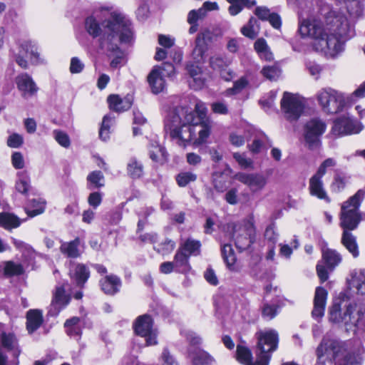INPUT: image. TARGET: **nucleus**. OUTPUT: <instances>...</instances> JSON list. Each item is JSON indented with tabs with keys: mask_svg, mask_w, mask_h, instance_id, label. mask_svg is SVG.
Wrapping results in <instances>:
<instances>
[{
	"mask_svg": "<svg viewBox=\"0 0 365 365\" xmlns=\"http://www.w3.org/2000/svg\"><path fill=\"white\" fill-rule=\"evenodd\" d=\"M154 212V209L151 207L143 208L138 213L139 220L138 222V230L140 231L143 229L147 222V218Z\"/></svg>",
	"mask_w": 365,
	"mask_h": 365,
	"instance_id": "obj_52",
	"label": "nucleus"
},
{
	"mask_svg": "<svg viewBox=\"0 0 365 365\" xmlns=\"http://www.w3.org/2000/svg\"><path fill=\"white\" fill-rule=\"evenodd\" d=\"M265 239L270 242V245H275L277 241V234H276L274 228L269 226L266 228L264 232Z\"/></svg>",
	"mask_w": 365,
	"mask_h": 365,
	"instance_id": "obj_61",
	"label": "nucleus"
},
{
	"mask_svg": "<svg viewBox=\"0 0 365 365\" xmlns=\"http://www.w3.org/2000/svg\"><path fill=\"white\" fill-rule=\"evenodd\" d=\"M230 61L224 57L220 56H215L210 58V66L219 72L225 71V68L228 66Z\"/></svg>",
	"mask_w": 365,
	"mask_h": 365,
	"instance_id": "obj_44",
	"label": "nucleus"
},
{
	"mask_svg": "<svg viewBox=\"0 0 365 365\" xmlns=\"http://www.w3.org/2000/svg\"><path fill=\"white\" fill-rule=\"evenodd\" d=\"M328 268L324 264L319 263L317 265V272L322 282H324L329 278Z\"/></svg>",
	"mask_w": 365,
	"mask_h": 365,
	"instance_id": "obj_63",
	"label": "nucleus"
},
{
	"mask_svg": "<svg viewBox=\"0 0 365 365\" xmlns=\"http://www.w3.org/2000/svg\"><path fill=\"white\" fill-rule=\"evenodd\" d=\"M187 74L190 76L189 85L194 90L202 89L206 82V75L202 68L194 63H189L186 66Z\"/></svg>",
	"mask_w": 365,
	"mask_h": 365,
	"instance_id": "obj_17",
	"label": "nucleus"
},
{
	"mask_svg": "<svg viewBox=\"0 0 365 365\" xmlns=\"http://www.w3.org/2000/svg\"><path fill=\"white\" fill-rule=\"evenodd\" d=\"M257 335V345L256 355L260 360H264V365H269L271 354L278 346L279 336L275 330L270 329L267 331H260Z\"/></svg>",
	"mask_w": 365,
	"mask_h": 365,
	"instance_id": "obj_8",
	"label": "nucleus"
},
{
	"mask_svg": "<svg viewBox=\"0 0 365 365\" xmlns=\"http://www.w3.org/2000/svg\"><path fill=\"white\" fill-rule=\"evenodd\" d=\"M22 271L23 267L19 263H15L12 261H9L5 263L4 274L7 277L19 275Z\"/></svg>",
	"mask_w": 365,
	"mask_h": 365,
	"instance_id": "obj_47",
	"label": "nucleus"
},
{
	"mask_svg": "<svg viewBox=\"0 0 365 365\" xmlns=\"http://www.w3.org/2000/svg\"><path fill=\"white\" fill-rule=\"evenodd\" d=\"M259 31V26L257 20L251 17L248 23L242 27L241 33L246 37L254 39L255 38Z\"/></svg>",
	"mask_w": 365,
	"mask_h": 365,
	"instance_id": "obj_39",
	"label": "nucleus"
},
{
	"mask_svg": "<svg viewBox=\"0 0 365 365\" xmlns=\"http://www.w3.org/2000/svg\"><path fill=\"white\" fill-rule=\"evenodd\" d=\"M222 255L224 261L230 269H234L236 257L232 246L230 244H225L222 248Z\"/></svg>",
	"mask_w": 365,
	"mask_h": 365,
	"instance_id": "obj_41",
	"label": "nucleus"
},
{
	"mask_svg": "<svg viewBox=\"0 0 365 365\" xmlns=\"http://www.w3.org/2000/svg\"><path fill=\"white\" fill-rule=\"evenodd\" d=\"M84 68V64L77 57H73L71 60L70 71L71 73H79Z\"/></svg>",
	"mask_w": 365,
	"mask_h": 365,
	"instance_id": "obj_56",
	"label": "nucleus"
},
{
	"mask_svg": "<svg viewBox=\"0 0 365 365\" xmlns=\"http://www.w3.org/2000/svg\"><path fill=\"white\" fill-rule=\"evenodd\" d=\"M110 118L108 115H105L103 118L102 124L99 130V137L106 141L110 138Z\"/></svg>",
	"mask_w": 365,
	"mask_h": 365,
	"instance_id": "obj_50",
	"label": "nucleus"
},
{
	"mask_svg": "<svg viewBox=\"0 0 365 365\" xmlns=\"http://www.w3.org/2000/svg\"><path fill=\"white\" fill-rule=\"evenodd\" d=\"M160 68L161 74L165 77H170L175 73V67L170 63L165 62L163 63L162 66H159Z\"/></svg>",
	"mask_w": 365,
	"mask_h": 365,
	"instance_id": "obj_62",
	"label": "nucleus"
},
{
	"mask_svg": "<svg viewBox=\"0 0 365 365\" xmlns=\"http://www.w3.org/2000/svg\"><path fill=\"white\" fill-rule=\"evenodd\" d=\"M362 125L348 115L336 118L331 128V133L337 137L359 133Z\"/></svg>",
	"mask_w": 365,
	"mask_h": 365,
	"instance_id": "obj_13",
	"label": "nucleus"
},
{
	"mask_svg": "<svg viewBox=\"0 0 365 365\" xmlns=\"http://www.w3.org/2000/svg\"><path fill=\"white\" fill-rule=\"evenodd\" d=\"M108 103L109 108L115 112H123L128 110L131 105V98L127 96L124 98H121L118 95H110L108 97Z\"/></svg>",
	"mask_w": 365,
	"mask_h": 365,
	"instance_id": "obj_26",
	"label": "nucleus"
},
{
	"mask_svg": "<svg viewBox=\"0 0 365 365\" xmlns=\"http://www.w3.org/2000/svg\"><path fill=\"white\" fill-rule=\"evenodd\" d=\"M200 130L198 131V138L196 139L195 138V133L193 135V140H195V143L197 144L205 143L210 135V129L206 125H200ZM191 140H192V139Z\"/></svg>",
	"mask_w": 365,
	"mask_h": 365,
	"instance_id": "obj_55",
	"label": "nucleus"
},
{
	"mask_svg": "<svg viewBox=\"0 0 365 365\" xmlns=\"http://www.w3.org/2000/svg\"><path fill=\"white\" fill-rule=\"evenodd\" d=\"M200 247L201 243L200 241L188 238L180 245L178 249L182 250L183 252L186 253L190 257V255H199L200 254Z\"/></svg>",
	"mask_w": 365,
	"mask_h": 365,
	"instance_id": "obj_37",
	"label": "nucleus"
},
{
	"mask_svg": "<svg viewBox=\"0 0 365 365\" xmlns=\"http://www.w3.org/2000/svg\"><path fill=\"white\" fill-rule=\"evenodd\" d=\"M133 40L131 23L123 15H113L106 27L101 38V48L114 56L110 62L112 68H118L125 63L123 51L119 48V43H129Z\"/></svg>",
	"mask_w": 365,
	"mask_h": 365,
	"instance_id": "obj_3",
	"label": "nucleus"
},
{
	"mask_svg": "<svg viewBox=\"0 0 365 365\" xmlns=\"http://www.w3.org/2000/svg\"><path fill=\"white\" fill-rule=\"evenodd\" d=\"M316 98L323 111L329 114L342 111L349 100L343 93L330 87L320 89L316 94Z\"/></svg>",
	"mask_w": 365,
	"mask_h": 365,
	"instance_id": "obj_7",
	"label": "nucleus"
},
{
	"mask_svg": "<svg viewBox=\"0 0 365 365\" xmlns=\"http://www.w3.org/2000/svg\"><path fill=\"white\" fill-rule=\"evenodd\" d=\"M211 40V33L210 31H205L197 35L195 40V46L192 51V56L196 63L203 61L204 53L206 50L207 41Z\"/></svg>",
	"mask_w": 365,
	"mask_h": 365,
	"instance_id": "obj_20",
	"label": "nucleus"
},
{
	"mask_svg": "<svg viewBox=\"0 0 365 365\" xmlns=\"http://www.w3.org/2000/svg\"><path fill=\"white\" fill-rule=\"evenodd\" d=\"M69 274L78 286L83 287L89 278L90 272L85 264H73L70 267Z\"/></svg>",
	"mask_w": 365,
	"mask_h": 365,
	"instance_id": "obj_24",
	"label": "nucleus"
},
{
	"mask_svg": "<svg viewBox=\"0 0 365 365\" xmlns=\"http://www.w3.org/2000/svg\"><path fill=\"white\" fill-rule=\"evenodd\" d=\"M71 297L66 294L65 287L63 285L58 286L56 288L51 302V309H55V314H58L60 311L68 304Z\"/></svg>",
	"mask_w": 365,
	"mask_h": 365,
	"instance_id": "obj_23",
	"label": "nucleus"
},
{
	"mask_svg": "<svg viewBox=\"0 0 365 365\" xmlns=\"http://www.w3.org/2000/svg\"><path fill=\"white\" fill-rule=\"evenodd\" d=\"M161 357L165 365H178L177 361L167 349L163 350Z\"/></svg>",
	"mask_w": 365,
	"mask_h": 365,
	"instance_id": "obj_64",
	"label": "nucleus"
},
{
	"mask_svg": "<svg viewBox=\"0 0 365 365\" xmlns=\"http://www.w3.org/2000/svg\"><path fill=\"white\" fill-rule=\"evenodd\" d=\"M26 329L28 335L35 341L41 337L39 331L43 324V311L38 309H29L26 314Z\"/></svg>",
	"mask_w": 365,
	"mask_h": 365,
	"instance_id": "obj_15",
	"label": "nucleus"
},
{
	"mask_svg": "<svg viewBox=\"0 0 365 365\" xmlns=\"http://www.w3.org/2000/svg\"><path fill=\"white\" fill-rule=\"evenodd\" d=\"M236 356L237 360L244 365H264V360L259 361V358L257 355L256 361L253 363L251 351L244 346L238 345L237 346Z\"/></svg>",
	"mask_w": 365,
	"mask_h": 365,
	"instance_id": "obj_28",
	"label": "nucleus"
},
{
	"mask_svg": "<svg viewBox=\"0 0 365 365\" xmlns=\"http://www.w3.org/2000/svg\"><path fill=\"white\" fill-rule=\"evenodd\" d=\"M148 82L153 93L158 94L164 91L165 82L160 67L155 66L152 69L148 76Z\"/></svg>",
	"mask_w": 365,
	"mask_h": 365,
	"instance_id": "obj_22",
	"label": "nucleus"
},
{
	"mask_svg": "<svg viewBox=\"0 0 365 365\" xmlns=\"http://www.w3.org/2000/svg\"><path fill=\"white\" fill-rule=\"evenodd\" d=\"M346 182V180L345 175L336 170L334 177V181L331 185V188L334 192H340L344 188Z\"/></svg>",
	"mask_w": 365,
	"mask_h": 365,
	"instance_id": "obj_48",
	"label": "nucleus"
},
{
	"mask_svg": "<svg viewBox=\"0 0 365 365\" xmlns=\"http://www.w3.org/2000/svg\"><path fill=\"white\" fill-rule=\"evenodd\" d=\"M99 284L101 290L107 295L113 296L120 292L122 282L119 277L115 274H109L103 277Z\"/></svg>",
	"mask_w": 365,
	"mask_h": 365,
	"instance_id": "obj_19",
	"label": "nucleus"
},
{
	"mask_svg": "<svg viewBox=\"0 0 365 365\" xmlns=\"http://www.w3.org/2000/svg\"><path fill=\"white\" fill-rule=\"evenodd\" d=\"M149 155L152 160L163 163L167 160V153L163 147L156 142H152L149 148Z\"/></svg>",
	"mask_w": 365,
	"mask_h": 365,
	"instance_id": "obj_35",
	"label": "nucleus"
},
{
	"mask_svg": "<svg viewBox=\"0 0 365 365\" xmlns=\"http://www.w3.org/2000/svg\"><path fill=\"white\" fill-rule=\"evenodd\" d=\"M341 259V255L335 250L327 248L322 250V262L330 271L338 266Z\"/></svg>",
	"mask_w": 365,
	"mask_h": 365,
	"instance_id": "obj_30",
	"label": "nucleus"
},
{
	"mask_svg": "<svg viewBox=\"0 0 365 365\" xmlns=\"http://www.w3.org/2000/svg\"><path fill=\"white\" fill-rule=\"evenodd\" d=\"M255 237L256 230L252 217L233 227L232 237L240 252L248 249L255 242Z\"/></svg>",
	"mask_w": 365,
	"mask_h": 365,
	"instance_id": "obj_9",
	"label": "nucleus"
},
{
	"mask_svg": "<svg viewBox=\"0 0 365 365\" xmlns=\"http://www.w3.org/2000/svg\"><path fill=\"white\" fill-rule=\"evenodd\" d=\"M327 298V290L322 287H317L314 298V308L312 312V316L317 321H319L324 314Z\"/></svg>",
	"mask_w": 365,
	"mask_h": 365,
	"instance_id": "obj_18",
	"label": "nucleus"
},
{
	"mask_svg": "<svg viewBox=\"0 0 365 365\" xmlns=\"http://www.w3.org/2000/svg\"><path fill=\"white\" fill-rule=\"evenodd\" d=\"M153 320L148 314H143L137 317L133 323L135 333L145 339L146 346H153L158 344L157 331L153 328Z\"/></svg>",
	"mask_w": 365,
	"mask_h": 365,
	"instance_id": "obj_12",
	"label": "nucleus"
},
{
	"mask_svg": "<svg viewBox=\"0 0 365 365\" xmlns=\"http://www.w3.org/2000/svg\"><path fill=\"white\" fill-rule=\"evenodd\" d=\"M113 15H122L121 14L118 13H112L110 14V16L108 19L106 20L102 26H100L98 21L93 18V16H89L86 19L85 21V28L86 29V31L92 36L93 38H96L97 36H101V37L103 36V33L105 32L106 27L107 26V24L110 20H111ZM101 38H100L101 39Z\"/></svg>",
	"mask_w": 365,
	"mask_h": 365,
	"instance_id": "obj_21",
	"label": "nucleus"
},
{
	"mask_svg": "<svg viewBox=\"0 0 365 365\" xmlns=\"http://www.w3.org/2000/svg\"><path fill=\"white\" fill-rule=\"evenodd\" d=\"M81 319L79 317H73L67 319L64 324L66 334L71 337L79 339L82 332V327L80 324Z\"/></svg>",
	"mask_w": 365,
	"mask_h": 365,
	"instance_id": "obj_33",
	"label": "nucleus"
},
{
	"mask_svg": "<svg viewBox=\"0 0 365 365\" xmlns=\"http://www.w3.org/2000/svg\"><path fill=\"white\" fill-rule=\"evenodd\" d=\"M326 124L320 119L313 118L305 126V140L310 149L320 145L319 137L324 133Z\"/></svg>",
	"mask_w": 365,
	"mask_h": 365,
	"instance_id": "obj_14",
	"label": "nucleus"
},
{
	"mask_svg": "<svg viewBox=\"0 0 365 365\" xmlns=\"http://www.w3.org/2000/svg\"><path fill=\"white\" fill-rule=\"evenodd\" d=\"M1 341L4 347L9 350H13L16 345V339L13 334L2 333Z\"/></svg>",
	"mask_w": 365,
	"mask_h": 365,
	"instance_id": "obj_53",
	"label": "nucleus"
},
{
	"mask_svg": "<svg viewBox=\"0 0 365 365\" xmlns=\"http://www.w3.org/2000/svg\"><path fill=\"white\" fill-rule=\"evenodd\" d=\"M235 178L246 185L252 192L260 191L267 184L266 178L258 173H240L235 175Z\"/></svg>",
	"mask_w": 365,
	"mask_h": 365,
	"instance_id": "obj_16",
	"label": "nucleus"
},
{
	"mask_svg": "<svg viewBox=\"0 0 365 365\" xmlns=\"http://www.w3.org/2000/svg\"><path fill=\"white\" fill-rule=\"evenodd\" d=\"M279 307L277 300L263 302L261 307L262 317L267 320L274 319L278 314Z\"/></svg>",
	"mask_w": 365,
	"mask_h": 365,
	"instance_id": "obj_34",
	"label": "nucleus"
},
{
	"mask_svg": "<svg viewBox=\"0 0 365 365\" xmlns=\"http://www.w3.org/2000/svg\"><path fill=\"white\" fill-rule=\"evenodd\" d=\"M38 91V87L31 76L24 74V97L26 96H34Z\"/></svg>",
	"mask_w": 365,
	"mask_h": 365,
	"instance_id": "obj_46",
	"label": "nucleus"
},
{
	"mask_svg": "<svg viewBox=\"0 0 365 365\" xmlns=\"http://www.w3.org/2000/svg\"><path fill=\"white\" fill-rule=\"evenodd\" d=\"M247 83L248 81L246 78L242 77L234 83L233 87L229 91L232 94L238 93L247 86Z\"/></svg>",
	"mask_w": 365,
	"mask_h": 365,
	"instance_id": "obj_58",
	"label": "nucleus"
},
{
	"mask_svg": "<svg viewBox=\"0 0 365 365\" xmlns=\"http://www.w3.org/2000/svg\"><path fill=\"white\" fill-rule=\"evenodd\" d=\"M318 363L324 364L327 359H332L334 365H361L360 359L348 351L339 341L323 339L316 350Z\"/></svg>",
	"mask_w": 365,
	"mask_h": 365,
	"instance_id": "obj_6",
	"label": "nucleus"
},
{
	"mask_svg": "<svg viewBox=\"0 0 365 365\" xmlns=\"http://www.w3.org/2000/svg\"><path fill=\"white\" fill-rule=\"evenodd\" d=\"M329 320L346 331L355 332L364 325V310L341 293L329 309Z\"/></svg>",
	"mask_w": 365,
	"mask_h": 365,
	"instance_id": "obj_5",
	"label": "nucleus"
},
{
	"mask_svg": "<svg viewBox=\"0 0 365 365\" xmlns=\"http://www.w3.org/2000/svg\"><path fill=\"white\" fill-rule=\"evenodd\" d=\"M189 255L183 252L182 250L178 249L173 257V264L175 265V272L182 274H186L191 269L189 263Z\"/></svg>",
	"mask_w": 365,
	"mask_h": 365,
	"instance_id": "obj_27",
	"label": "nucleus"
},
{
	"mask_svg": "<svg viewBox=\"0 0 365 365\" xmlns=\"http://www.w3.org/2000/svg\"><path fill=\"white\" fill-rule=\"evenodd\" d=\"M336 165V161L334 158L326 159L321 163L317 173L309 179V182L310 194L328 203L331 202V200L324 187L322 178L326 174L327 168L334 167Z\"/></svg>",
	"mask_w": 365,
	"mask_h": 365,
	"instance_id": "obj_10",
	"label": "nucleus"
},
{
	"mask_svg": "<svg viewBox=\"0 0 365 365\" xmlns=\"http://www.w3.org/2000/svg\"><path fill=\"white\" fill-rule=\"evenodd\" d=\"M197 180V175L192 172H182L176 176V181L180 187H185Z\"/></svg>",
	"mask_w": 365,
	"mask_h": 365,
	"instance_id": "obj_45",
	"label": "nucleus"
},
{
	"mask_svg": "<svg viewBox=\"0 0 365 365\" xmlns=\"http://www.w3.org/2000/svg\"><path fill=\"white\" fill-rule=\"evenodd\" d=\"M261 73L267 79L273 81L279 78L281 71L276 66H264Z\"/></svg>",
	"mask_w": 365,
	"mask_h": 365,
	"instance_id": "obj_51",
	"label": "nucleus"
},
{
	"mask_svg": "<svg viewBox=\"0 0 365 365\" xmlns=\"http://www.w3.org/2000/svg\"><path fill=\"white\" fill-rule=\"evenodd\" d=\"M127 173L132 179H139L144 174V167L141 161L136 158H130L127 163Z\"/></svg>",
	"mask_w": 365,
	"mask_h": 365,
	"instance_id": "obj_32",
	"label": "nucleus"
},
{
	"mask_svg": "<svg viewBox=\"0 0 365 365\" xmlns=\"http://www.w3.org/2000/svg\"><path fill=\"white\" fill-rule=\"evenodd\" d=\"M298 32L302 37L316 41L314 48L331 57L344 50V42L355 34L353 24L346 16L337 11H329L324 21L316 17L299 19Z\"/></svg>",
	"mask_w": 365,
	"mask_h": 365,
	"instance_id": "obj_1",
	"label": "nucleus"
},
{
	"mask_svg": "<svg viewBox=\"0 0 365 365\" xmlns=\"http://www.w3.org/2000/svg\"><path fill=\"white\" fill-rule=\"evenodd\" d=\"M38 255L29 245H24V272L34 270L36 266Z\"/></svg>",
	"mask_w": 365,
	"mask_h": 365,
	"instance_id": "obj_36",
	"label": "nucleus"
},
{
	"mask_svg": "<svg viewBox=\"0 0 365 365\" xmlns=\"http://www.w3.org/2000/svg\"><path fill=\"white\" fill-rule=\"evenodd\" d=\"M46 202L41 198H32L28 200L27 205L24 208L28 217L31 218L42 214L45 211Z\"/></svg>",
	"mask_w": 365,
	"mask_h": 365,
	"instance_id": "obj_29",
	"label": "nucleus"
},
{
	"mask_svg": "<svg viewBox=\"0 0 365 365\" xmlns=\"http://www.w3.org/2000/svg\"><path fill=\"white\" fill-rule=\"evenodd\" d=\"M53 136L58 143L63 148H68L71 145L70 138L67 133L60 130H54Z\"/></svg>",
	"mask_w": 365,
	"mask_h": 365,
	"instance_id": "obj_49",
	"label": "nucleus"
},
{
	"mask_svg": "<svg viewBox=\"0 0 365 365\" xmlns=\"http://www.w3.org/2000/svg\"><path fill=\"white\" fill-rule=\"evenodd\" d=\"M88 187L90 190L98 189L104 186V176L99 170L91 172L87 176Z\"/></svg>",
	"mask_w": 365,
	"mask_h": 365,
	"instance_id": "obj_40",
	"label": "nucleus"
},
{
	"mask_svg": "<svg viewBox=\"0 0 365 365\" xmlns=\"http://www.w3.org/2000/svg\"><path fill=\"white\" fill-rule=\"evenodd\" d=\"M255 14L261 20L267 21L271 16L272 13L268 8L265 6H257L255 9Z\"/></svg>",
	"mask_w": 365,
	"mask_h": 365,
	"instance_id": "obj_59",
	"label": "nucleus"
},
{
	"mask_svg": "<svg viewBox=\"0 0 365 365\" xmlns=\"http://www.w3.org/2000/svg\"><path fill=\"white\" fill-rule=\"evenodd\" d=\"M21 225L20 219L12 213H0V226L5 229H13Z\"/></svg>",
	"mask_w": 365,
	"mask_h": 365,
	"instance_id": "obj_38",
	"label": "nucleus"
},
{
	"mask_svg": "<svg viewBox=\"0 0 365 365\" xmlns=\"http://www.w3.org/2000/svg\"><path fill=\"white\" fill-rule=\"evenodd\" d=\"M351 284L359 293L365 294V270L356 272L352 275Z\"/></svg>",
	"mask_w": 365,
	"mask_h": 365,
	"instance_id": "obj_42",
	"label": "nucleus"
},
{
	"mask_svg": "<svg viewBox=\"0 0 365 365\" xmlns=\"http://www.w3.org/2000/svg\"><path fill=\"white\" fill-rule=\"evenodd\" d=\"M234 158L235 160L242 167L245 168H247L250 167L252 161L250 159H248L245 157V155L240 154V153H234L233 155Z\"/></svg>",
	"mask_w": 365,
	"mask_h": 365,
	"instance_id": "obj_60",
	"label": "nucleus"
},
{
	"mask_svg": "<svg viewBox=\"0 0 365 365\" xmlns=\"http://www.w3.org/2000/svg\"><path fill=\"white\" fill-rule=\"evenodd\" d=\"M364 195L365 192L359 190L341 205L340 226L343 232L341 243L354 258L359 257V250L356 237L350 231L355 230L362 220L359 209Z\"/></svg>",
	"mask_w": 365,
	"mask_h": 365,
	"instance_id": "obj_4",
	"label": "nucleus"
},
{
	"mask_svg": "<svg viewBox=\"0 0 365 365\" xmlns=\"http://www.w3.org/2000/svg\"><path fill=\"white\" fill-rule=\"evenodd\" d=\"M102 202V194L99 192H91L88 198V204L93 208H96Z\"/></svg>",
	"mask_w": 365,
	"mask_h": 365,
	"instance_id": "obj_57",
	"label": "nucleus"
},
{
	"mask_svg": "<svg viewBox=\"0 0 365 365\" xmlns=\"http://www.w3.org/2000/svg\"><path fill=\"white\" fill-rule=\"evenodd\" d=\"M281 109L286 119L297 120L304 110V103L299 96L284 92L281 100Z\"/></svg>",
	"mask_w": 365,
	"mask_h": 365,
	"instance_id": "obj_11",
	"label": "nucleus"
},
{
	"mask_svg": "<svg viewBox=\"0 0 365 365\" xmlns=\"http://www.w3.org/2000/svg\"><path fill=\"white\" fill-rule=\"evenodd\" d=\"M27 61L34 65L43 62L36 44L31 41H27L24 45V63Z\"/></svg>",
	"mask_w": 365,
	"mask_h": 365,
	"instance_id": "obj_31",
	"label": "nucleus"
},
{
	"mask_svg": "<svg viewBox=\"0 0 365 365\" xmlns=\"http://www.w3.org/2000/svg\"><path fill=\"white\" fill-rule=\"evenodd\" d=\"M193 365H209L213 361V358L207 352L199 350L196 354L191 356Z\"/></svg>",
	"mask_w": 365,
	"mask_h": 365,
	"instance_id": "obj_43",
	"label": "nucleus"
},
{
	"mask_svg": "<svg viewBox=\"0 0 365 365\" xmlns=\"http://www.w3.org/2000/svg\"><path fill=\"white\" fill-rule=\"evenodd\" d=\"M81 240L79 237L75 238L70 242H63L60 247L61 252L68 258H77L81 255Z\"/></svg>",
	"mask_w": 365,
	"mask_h": 365,
	"instance_id": "obj_25",
	"label": "nucleus"
},
{
	"mask_svg": "<svg viewBox=\"0 0 365 365\" xmlns=\"http://www.w3.org/2000/svg\"><path fill=\"white\" fill-rule=\"evenodd\" d=\"M175 247V242L170 239H166L158 245L157 251L163 255L170 253Z\"/></svg>",
	"mask_w": 365,
	"mask_h": 365,
	"instance_id": "obj_54",
	"label": "nucleus"
},
{
	"mask_svg": "<svg viewBox=\"0 0 365 365\" xmlns=\"http://www.w3.org/2000/svg\"><path fill=\"white\" fill-rule=\"evenodd\" d=\"M195 112L198 117L187 108L177 107L171 110L165 120V130L173 139H177L180 145L193 139L195 125H198L204 119L207 113L205 104L199 101L195 105Z\"/></svg>",
	"mask_w": 365,
	"mask_h": 365,
	"instance_id": "obj_2",
	"label": "nucleus"
}]
</instances>
